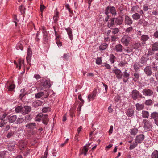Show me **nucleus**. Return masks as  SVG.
<instances>
[{
  "instance_id": "nucleus-14",
  "label": "nucleus",
  "mask_w": 158,
  "mask_h": 158,
  "mask_svg": "<svg viewBox=\"0 0 158 158\" xmlns=\"http://www.w3.org/2000/svg\"><path fill=\"white\" fill-rule=\"evenodd\" d=\"M123 47L120 44H117L114 47V50L117 52H122L123 51Z\"/></svg>"
},
{
  "instance_id": "nucleus-38",
  "label": "nucleus",
  "mask_w": 158,
  "mask_h": 158,
  "mask_svg": "<svg viewBox=\"0 0 158 158\" xmlns=\"http://www.w3.org/2000/svg\"><path fill=\"white\" fill-rule=\"evenodd\" d=\"M151 158H158V151L154 150L151 156Z\"/></svg>"
},
{
  "instance_id": "nucleus-45",
  "label": "nucleus",
  "mask_w": 158,
  "mask_h": 158,
  "mask_svg": "<svg viewBox=\"0 0 158 158\" xmlns=\"http://www.w3.org/2000/svg\"><path fill=\"white\" fill-rule=\"evenodd\" d=\"M144 103L147 106H150L153 104V102L151 99H148L145 101Z\"/></svg>"
},
{
  "instance_id": "nucleus-18",
  "label": "nucleus",
  "mask_w": 158,
  "mask_h": 158,
  "mask_svg": "<svg viewBox=\"0 0 158 158\" xmlns=\"http://www.w3.org/2000/svg\"><path fill=\"white\" fill-rule=\"evenodd\" d=\"M115 24L114 19L113 18H112L111 19L110 21L107 23V26L109 28L112 29V27H114Z\"/></svg>"
},
{
  "instance_id": "nucleus-50",
  "label": "nucleus",
  "mask_w": 158,
  "mask_h": 158,
  "mask_svg": "<svg viewBox=\"0 0 158 158\" xmlns=\"http://www.w3.org/2000/svg\"><path fill=\"white\" fill-rule=\"evenodd\" d=\"M125 52L126 53H130L132 52L133 50L129 47H125L124 49Z\"/></svg>"
},
{
  "instance_id": "nucleus-28",
  "label": "nucleus",
  "mask_w": 158,
  "mask_h": 158,
  "mask_svg": "<svg viewBox=\"0 0 158 158\" xmlns=\"http://www.w3.org/2000/svg\"><path fill=\"white\" fill-rule=\"evenodd\" d=\"M22 62H23V60L21 59H19L18 61V64L16 61L14 60V64L16 65L17 68L19 67V69L20 70L21 69V63Z\"/></svg>"
},
{
  "instance_id": "nucleus-33",
  "label": "nucleus",
  "mask_w": 158,
  "mask_h": 158,
  "mask_svg": "<svg viewBox=\"0 0 158 158\" xmlns=\"http://www.w3.org/2000/svg\"><path fill=\"white\" fill-rule=\"evenodd\" d=\"M115 56L113 54H110L109 56V61L111 64H114L115 62Z\"/></svg>"
},
{
  "instance_id": "nucleus-53",
  "label": "nucleus",
  "mask_w": 158,
  "mask_h": 158,
  "mask_svg": "<svg viewBox=\"0 0 158 158\" xmlns=\"http://www.w3.org/2000/svg\"><path fill=\"white\" fill-rule=\"evenodd\" d=\"M15 111L16 113L22 112V107L21 106H18L15 108Z\"/></svg>"
},
{
  "instance_id": "nucleus-42",
  "label": "nucleus",
  "mask_w": 158,
  "mask_h": 158,
  "mask_svg": "<svg viewBox=\"0 0 158 158\" xmlns=\"http://www.w3.org/2000/svg\"><path fill=\"white\" fill-rule=\"evenodd\" d=\"M138 131V129L136 128L133 129H131V135L135 136L137 134Z\"/></svg>"
},
{
  "instance_id": "nucleus-40",
  "label": "nucleus",
  "mask_w": 158,
  "mask_h": 158,
  "mask_svg": "<svg viewBox=\"0 0 158 158\" xmlns=\"http://www.w3.org/2000/svg\"><path fill=\"white\" fill-rule=\"evenodd\" d=\"M110 40L111 42H114L117 40L118 39V38L117 35H112L110 36Z\"/></svg>"
},
{
  "instance_id": "nucleus-27",
  "label": "nucleus",
  "mask_w": 158,
  "mask_h": 158,
  "mask_svg": "<svg viewBox=\"0 0 158 158\" xmlns=\"http://www.w3.org/2000/svg\"><path fill=\"white\" fill-rule=\"evenodd\" d=\"M141 66V65L138 62H135L133 65L134 69L136 72L140 69Z\"/></svg>"
},
{
  "instance_id": "nucleus-6",
  "label": "nucleus",
  "mask_w": 158,
  "mask_h": 158,
  "mask_svg": "<svg viewBox=\"0 0 158 158\" xmlns=\"http://www.w3.org/2000/svg\"><path fill=\"white\" fill-rule=\"evenodd\" d=\"M124 23L125 25L131 26L133 23V20L129 16L126 15L124 17Z\"/></svg>"
},
{
  "instance_id": "nucleus-61",
  "label": "nucleus",
  "mask_w": 158,
  "mask_h": 158,
  "mask_svg": "<svg viewBox=\"0 0 158 158\" xmlns=\"http://www.w3.org/2000/svg\"><path fill=\"white\" fill-rule=\"evenodd\" d=\"M127 64V62L125 61H121L120 62L119 64L118 65L120 66L121 67H122L123 66H124L125 65Z\"/></svg>"
},
{
  "instance_id": "nucleus-8",
  "label": "nucleus",
  "mask_w": 158,
  "mask_h": 158,
  "mask_svg": "<svg viewBox=\"0 0 158 158\" xmlns=\"http://www.w3.org/2000/svg\"><path fill=\"white\" fill-rule=\"evenodd\" d=\"M131 95L134 100H136L139 97V92L136 89H134L132 91Z\"/></svg>"
},
{
  "instance_id": "nucleus-59",
  "label": "nucleus",
  "mask_w": 158,
  "mask_h": 158,
  "mask_svg": "<svg viewBox=\"0 0 158 158\" xmlns=\"http://www.w3.org/2000/svg\"><path fill=\"white\" fill-rule=\"evenodd\" d=\"M96 62L97 64L100 65L102 63L101 57H97L96 60Z\"/></svg>"
},
{
  "instance_id": "nucleus-54",
  "label": "nucleus",
  "mask_w": 158,
  "mask_h": 158,
  "mask_svg": "<svg viewBox=\"0 0 158 158\" xmlns=\"http://www.w3.org/2000/svg\"><path fill=\"white\" fill-rule=\"evenodd\" d=\"M127 70H125V71L123 72V76L126 78H129L130 74L127 72Z\"/></svg>"
},
{
  "instance_id": "nucleus-55",
  "label": "nucleus",
  "mask_w": 158,
  "mask_h": 158,
  "mask_svg": "<svg viewBox=\"0 0 158 158\" xmlns=\"http://www.w3.org/2000/svg\"><path fill=\"white\" fill-rule=\"evenodd\" d=\"M50 111V108L48 107H44L42 110V111L44 113H46Z\"/></svg>"
},
{
  "instance_id": "nucleus-12",
  "label": "nucleus",
  "mask_w": 158,
  "mask_h": 158,
  "mask_svg": "<svg viewBox=\"0 0 158 158\" xmlns=\"http://www.w3.org/2000/svg\"><path fill=\"white\" fill-rule=\"evenodd\" d=\"M97 94V91L96 89L94 90L92 92L91 94L89 95L88 98L89 100V102H90L91 100L94 99L95 97L96 96Z\"/></svg>"
},
{
  "instance_id": "nucleus-47",
  "label": "nucleus",
  "mask_w": 158,
  "mask_h": 158,
  "mask_svg": "<svg viewBox=\"0 0 158 158\" xmlns=\"http://www.w3.org/2000/svg\"><path fill=\"white\" fill-rule=\"evenodd\" d=\"M6 151H3L0 152V158H5L6 154L8 153Z\"/></svg>"
},
{
  "instance_id": "nucleus-15",
  "label": "nucleus",
  "mask_w": 158,
  "mask_h": 158,
  "mask_svg": "<svg viewBox=\"0 0 158 158\" xmlns=\"http://www.w3.org/2000/svg\"><path fill=\"white\" fill-rule=\"evenodd\" d=\"M127 115L128 117H131L133 116L134 114V111L132 108H129L126 111Z\"/></svg>"
},
{
  "instance_id": "nucleus-51",
  "label": "nucleus",
  "mask_w": 158,
  "mask_h": 158,
  "mask_svg": "<svg viewBox=\"0 0 158 158\" xmlns=\"http://www.w3.org/2000/svg\"><path fill=\"white\" fill-rule=\"evenodd\" d=\"M44 93L43 92H40L36 94L35 95V97L36 98H39L43 96Z\"/></svg>"
},
{
  "instance_id": "nucleus-63",
  "label": "nucleus",
  "mask_w": 158,
  "mask_h": 158,
  "mask_svg": "<svg viewBox=\"0 0 158 158\" xmlns=\"http://www.w3.org/2000/svg\"><path fill=\"white\" fill-rule=\"evenodd\" d=\"M149 9L148 5L147 4H145L143 6V10L145 11H147Z\"/></svg>"
},
{
  "instance_id": "nucleus-5",
  "label": "nucleus",
  "mask_w": 158,
  "mask_h": 158,
  "mask_svg": "<svg viewBox=\"0 0 158 158\" xmlns=\"http://www.w3.org/2000/svg\"><path fill=\"white\" fill-rule=\"evenodd\" d=\"M113 72L115 74L116 77L118 79H121L122 77L123 74L121 71L119 69H114L113 70Z\"/></svg>"
},
{
  "instance_id": "nucleus-11",
  "label": "nucleus",
  "mask_w": 158,
  "mask_h": 158,
  "mask_svg": "<svg viewBox=\"0 0 158 158\" xmlns=\"http://www.w3.org/2000/svg\"><path fill=\"white\" fill-rule=\"evenodd\" d=\"M17 145L20 150H23L26 147V143L23 141H21L19 142Z\"/></svg>"
},
{
  "instance_id": "nucleus-62",
  "label": "nucleus",
  "mask_w": 158,
  "mask_h": 158,
  "mask_svg": "<svg viewBox=\"0 0 158 158\" xmlns=\"http://www.w3.org/2000/svg\"><path fill=\"white\" fill-rule=\"evenodd\" d=\"M102 66L105 67L107 69H111V66L109 64L107 63H105L103 64Z\"/></svg>"
},
{
  "instance_id": "nucleus-25",
  "label": "nucleus",
  "mask_w": 158,
  "mask_h": 158,
  "mask_svg": "<svg viewBox=\"0 0 158 158\" xmlns=\"http://www.w3.org/2000/svg\"><path fill=\"white\" fill-rule=\"evenodd\" d=\"M48 40V35L47 32H44L43 36V41L44 43H46L47 42Z\"/></svg>"
},
{
  "instance_id": "nucleus-64",
  "label": "nucleus",
  "mask_w": 158,
  "mask_h": 158,
  "mask_svg": "<svg viewBox=\"0 0 158 158\" xmlns=\"http://www.w3.org/2000/svg\"><path fill=\"white\" fill-rule=\"evenodd\" d=\"M8 148L11 150L12 149H13L14 147V145L11 143H9L8 145Z\"/></svg>"
},
{
  "instance_id": "nucleus-48",
  "label": "nucleus",
  "mask_w": 158,
  "mask_h": 158,
  "mask_svg": "<svg viewBox=\"0 0 158 158\" xmlns=\"http://www.w3.org/2000/svg\"><path fill=\"white\" fill-rule=\"evenodd\" d=\"M154 51L152 49H149L148 50V52L147 54H145V55L147 57H148L149 56L152 55L154 54L153 51Z\"/></svg>"
},
{
  "instance_id": "nucleus-9",
  "label": "nucleus",
  "mask_w": 158,
  "mask_h": 158,
  "mask_svg": "<svg viewBox=\"0 0 158 158\" xmlns=\"http://www.w3.org/2000/svg\"><path fill=\"white\" fill-rule=\"evenodd\" d=\"M31 107L27 106H25L22 108V114L25 115L27 114L31 111Z\"/></svg>"
},
{
  "instance_id": "nucleus-49",
  "label": "nucleus",
  "mask_w": 158,
  "mask_h": 158,
  "mask_svg": "<svg viewBox=\"0 0 158 158\" xmlns=\"http://www.w3.org/2000/svg\"><path fill=\"white\" fill-rule=\"evenodd\" d=\"M43 114L41 113L38 114L36 116L35 120L36 121L40 122L41 118L43 117Z\"/></svg>"
},
{
  "instance_id": "nucleus-60",
  "label": "nucleus",
  "mask_w": 158,
  "mask_h": 158,
  "mask_svg": "<svg viewBox=\"0 0 158 158\" xmlns=\"http://www.w3.org/2000/svg\"><path fill=\"white\" fill-rule=\"evenodd\" d=\"M137 143H138L135 142V143H133L132 144H131L129 147V149L130 150L133 149L137 146Z\"/></svg>"
},
{
  "instance_id": "nucleus-41",
  "label": "nucleus",
  "mask_w": 158,
  "mask_h": 158,
  "mask_svg": "<svg viewBox=\"0 0 158 158\" xmlns=\"http://www.w3.org/2000/svg\"><path fill=\"white\" fill-rule=\"evenodd\" d=\"M110 12L112 15H116V9L114 7H110Z\"/></svg>"
},
{
  "instance_id": "nucleus-19",
  "label": "nucleus",
  "mask_w": 158,
  "mask_h": 158,
  "mask_svg": "<svg viewBox=\"0 0 158 158\" xmlns=\"http://www.w3.org/2000/svg\"><path fill=\"white\" fill-rule=\"evenodd\" d=\"M7 119L9 123H13L16 120L17 117L16 115H10L8 117Z\"/></svg>"
},
{
  "instance_id": "nucleus-31",
  "label": "nucleus",
  "mask_w": 158,
  "mask_h": 158,
  "mask_svg": "<svg viewBox=\"0 0 158 158\" xmlns=\"http://www.w3.org/2000/svg\"><path fill=\"white\" fill-rule=\"evenodd\" d=\"M149 39V37L148 35H143L141 36L140 40L143 42H145L148 40Z\"/></svg>"
},
{
  "instance_id": "nucleus-21",
  "label": "nucleus",
  "mask_w": 158,
  "mask_h": 158,
  "mask_svg": "<svg viewBox=\"0 0 158 158\" xmlns=\"http://www.w3.org/2000/svg\"><path fill=\"white\" fill-rule=\"evenodd\" d=\"M67 31V34L68 35L69 39L71 40H73V35H72V29L69 27L65 29Z\"/></svg>"
},
{
  "instance_id": "nucleus-39",
  "label": "nucleus",
  "mask_w": 158,
  "mask_h": 158,
  "mask_svg": "<svg viewBox=\"0 0 158 158\" xmlns=\"http://www.w3.org/2000/svg\"><path fill=\"white\" fill-rule=\"evenodd\" d=\"M151 48L154 51L158 50V42H155L152 45Z\"/></svg>"
},
{
  "instance_id": "nucleus-4",
  "label": "nucleus",
  "mask_w": 158,
  "mask_h": 158,
  "mask_svg": "<svg viewBox=\"0 0 158 158\" xmlns=\"http://www.w3.org/2000/svg\"><path fill=\"white\" fill-rule=\"evenodd\" d=\"M144 96H152L153 94V91L148 89H144L142 91Z\"/></svg>"
},
{
  "instance_id": "nucleus-57",
  "label": "nucleus",
  "mask_w": 158,
  "mask_h": 158,
  "mask_svg": "<svg viewBox=\"0 0 158 158\" xmlns=\"http://www.w3.org/2000/svg\"><path fill=\"white\" fill-rule=\"evenodd\" d=\"M15 88V85L14 84H11L8 87V89L9 91H13Z\"/></svg>"
},
{
  "instance_id": "nucleus-22",
  "label": "nucleus",
  "mask_w": 158,
  "mask_h": 158,
  "mask_svg": "<svg viewBox=\"0 0 158 158\" xmlns=\"http://www.w3.org/2000/svg\"><path fill=\"white\" fill-rule=\"evenodd\" d=\"M135 106L137 110L140 111L144 109V105L143 104H141L138 103L135 104Z\"/></svg>"
},
{
  "instance_id": "nucleus-10",
  "label": "nucleus",
  "mask_w": 158,
  "mask_h": 158,
  "mask_svg": "<svg viewBox=\"0 0 158 158\" xmlns=\"http://www.w3.org/2000/svg\"><path fill=\"white\" fill-rule=\"evenodd\" d=\"M145 73L148 76H151L152 73V69L150 66H147L144 69Z\"/></svg>"
},
{
  "instance_id": "nucleus-13",
  "label": "nucleus",
  "mask_w": 158,
  "mask_h": 158,
  "mask_svg": "<svg viewBox=\"0 0 158 158\" xmlns=\"http://www.w3.org/2000/svg\"><path fill=\"white\" fill-rule=\"evenodd\" d=\"M113 18L115 24L116 25H120L122 24L123 19L121 17L118 16L116 18Z\"/></svg>"
},
{
  "instance_id": "nucleus-37",
  "label": "nucleus",
  "mask_w": 158,
  "mask_h": 158,
  "mask_svg": "<svg viewBox=\"0 0 158 158\" xmlns=\"http://www.w3.org/2000/svg\"><path fill=\"white\" fill-rule=\"evenodd\" d=\"M87 145H86L84 146L82 149V152L80 155L83 154L85 156H86V155L87 153L88 150V149L87 147Z\"/></svg>"
},
{
  "instance_id": "nucleus-26",
  "label": "nucleus",
  "mask_w": 158,
  "mask_h": 158,
  "mask_svg": "<svg viewBox=\"0 0 158 158\" xmlns=\"http://www.w3.org/2000/svg\"><path fill=\"white\" fill-rule=\"evenodd\" d=\"M23 43L22 42H19L18 43L16 46V49L18 50H23Z\"/></svg>"
},
{
  "instance_id": "nucleus-2",
  "label": "nucleus",
  "mask_w": 158,
  "mask_h": 158,
  "mask_svg": "<svg viewBox=\"0 0 158 158\" xmlns=\"http://www.w3.org/2000/svg\"><path fill=\"white\" fill-rule=\"evenodd\" d=\"M142 123L144 124L143 128L146 131H149L152 128V124L149 119H143Z\"/></svg>"
},
{
  "instance_id": "nucleus-36",
  "label": "nucleus",
  "mask_w": 158,
  "mask_h": 158,
  "mask_svg": "<svg viewBox=\"0 0 158 158\" xmlns=\"http://www.w3.org/2000/svg\"><path fill=\"white\" fill-rule=\"evenodd\" d=\"M108 46V44L106 43L102 44L99 47V50H103L106 49Z\"/></svg>"
},
{
  "instance_id": "nucleus-43",
  "label": "nucleus",
  "mask_w": 158,
  "mask_h": 158,
  "mask_svg": "<svg viewBox=\"0 0 158 158\" xmlns=\"http://www.w3.org/2000/svg\"><path fill=\"white\" fill-rule=\"evenodd\" d=\"M133 48L135 49H138L141 47V43L140 42H137L135 43L133 46Z\"/></svg>"
},
{
  "instance_id": "nucleus-24",
  "label": "nucleus",
  "mask_w": 158,
  "mask_h": 158,
  "mask_svg": "<svg viewBox=\"0 0 158 158\" xmlns=\"http://www.w3.org/2000/svg\"><path fill=\"white\" fill-rule=\"evenodd\" d=\"M43 103L42 101L40 100H37L35 101L32 104V106L34 107H37L41 106Z\"/></svg>"
},
{
  "instance_id": "nucleus-29",
  "label": "nucleus",
  "mask_w": 158,
  "mask_h": 158,
  "mask_svg": "<svg viewBox=\"0 0 158 158\" xmlns=\"http://www.w3.org/2000/svg\"><path fill=\"white\" fill-rule=\"evenodd\" d=\"M152 119H154V120L158 118V113L156 112H154L151 113L150 115Z\"/></svg>"
},
{
  "instance_id": "nucleus-44",
  "label": "nucleus",
  "mask_w": 158,
  "mask_h": 158,
  "mask_svg": "<svg viewBox=\"0 0 158 158\" xmlns=\"http://www.w3.org/2000/svg\"><path fill=\"white\" fill-rule=\"evenodd\" d=\"M139 6H133L131 9V11L133 12L136 13V12H139Z\"/></svg>"
},
{
  "instance_id": "nucleus-30",
  "label": "nucleus",
  "mask_w": 158,
  "mask_h": 158,
  "mask_svg": "<svg viewBox=\"0 0 158 158\" xmlns=\"http://www.w3.org/2000/svg\"><path fill=\"white\" fill-rule=\"evenodd\" d=\"M134 76L135 78H133V80L135 82H136L140 77V73L139 72H136L134 73Z\"/></svg>"
},
{
  "instance_id": "nucleus-3",
  "label": "nucleus",
  "mask_w": 158,
  "mask_h": 158,
  "mask_svg": "<svg viewBox=\"0 0 158 158\" xmlns=\"http://www.w3.org/2000/svg\"><path fill=\"white\" fill-rule=\"evenodd\" d=\"M131 40V38L128 35H124L121 39V42L125 46H127Z\"/></svg>"
},
{
  "instance_id": "nucleus-17",
  "label": "nucleus",
  "mask_w": 158,
  "mask_h": 158,
  "mask_svg": "<svg viewBox=\"0 0 158 158\" xmlns=\"http://www.w3.org/2000/svg\"><path fill=\"white\" fill-rule=\"evenodd\" d=\"M149 58H147L144 56H143L139 60V63L141 64L144 65L145 64H146L147 61L149 60Z\"/></svg>"
},
{
  "instance_id": "nucleus-23",
  "label": "nucleus",
  "mask_w": 158,
  "mask_h": 158,
  "mask_svg": "<svg viewBox=\"0 0 158 158\" xmlns=\"http://www.w3.org/2000/svg\"><path fill=\"white\" fill-rule=\"evenodd\" d=\"M43 117L42 120V123L44 124L47 125L49 121L48 115L46 114L44 115V116H43Z\"/></svg>"
},
{
  "instance_id": "nucleus-20",
  "label": "nucleus",
  "mask_w": 158,
  "mask_h": 158,
  "mask_svg": "<svg viewBox=\"0 0 158 158\" xmlns=\"http://www.w3.org/2000/svg\"><path fill=\"white\" fill-rule=\"evenodd\" d=\"M36 124L35 123H29L26 125V127L28 129L33 130L36 128Z\"/></svg>"
},
{
  "instance_id": "nucleus-1",
  "label": "nucleus",
  "mask_w": 158,
  "mask_h": 158,
  "mask_svg": "<svg viewBox=\"0 0 158 158\" xmlns=\"http://www.w3.org/2000/svg\"><path fill=\"white\" fill-rule=\"evenodd\" d=\"M50 86V80H47L44 81V80L42 79L41 80L40 83L39 89L40 90H42L47 87H49Z\"/></svg>"
},
{
  "instance_id": "nucleus-56",
  "label": "nucleus",
  "mask_w": 158,
  "mask_h": 158,
  "mask_svg": "<svg viewBox=\"0 0 158 158\" xmlns=\"http://www.w3.org/2000/svg\"><path fill=\"white\" fill-rule=\"evenodd\" d=\"M32 119V118L31 117V115H28L25 116V118L24 119L26 122H28L30 121Z\"/></svg>"
},
{
  "instance_id": "nucleus-58",
  "label": "nucleus",
  "mask_w": 158,
  "mask_h": 158,
  "mask_svg": "<svg viewBox=\"0 0 158 158\" xmlns=\"http://www.w3.org/2000/svg\"><path fill=\"white\" fill-rule=\"evenodd\" d=\"M24 121V119L23 118H19L16 120L17 123L20 124L22 123Z\"/></svg>"
},
{
  "instance_id": "nucleus-52",
  "label": "nucleus",
  "mask_w": 158,
  "mask_h": 158,
  "mask_svg": "<svg viewBox=\"0 0 158 158\" xmlns=\"http://www.w3.org/2000/svg\"><path fill=\"white\" fill-rule=\"evenodd\" d=\"M1 121L0 122V127H2L4 126V125L6 124L7 123V120L6 119L5 120H1Z\"/></svg>"
},
{
  "instance_id": "nucleus-32",
  "label": "nucleus",
  "mask_w": 158,
  "mask_h": 158,
  "mask_svg": "<svg viewBox=\"0 0 158 158\" xmlns=\"http://www.w3.org/2000/svg\"><path fill=\"white\" fill-rule=\"evenodd\" d=\"M142 114L143 118H148L149 116V112L147 111L143 110Z\"/></svg>"
},
{
  "instance_id": "nucleus-46",
  "label": "nucleus",
  "mask_w": 158,
  "mask_h": 158,
  "mask_svg": "<svg viewBox=\"0 0 158 158\" xmlns=\"http://www.w3.org/2000/svg\"><path fill=\"white\" fill-rule=\"evenodd\" d=\"M111 29L112 30V33L113 35L116 34L119 31V29L117 28H112Z\"/></svg>"
},
{
  "instance_id": "nucleus-35",
  "label": "nucleus",
  "mask_w": 158,
  "mask_h": 158,
  "mask_svg": "<svg viewBox=\"0 0 158 158\" xmlns=\"http://www.w3.org/2000/svg\"><path fill=\"white\" fill-rule=\"evenodd\" d=\"M133 31V28L131 26H130V27L127 28L125 30L126 32L128 34L132 33V32Z\"/></svg>"
},
{
  "instance_id": "nucleus-34",
  "label": "nucleus",
  "mask_w": 158,
  "mask_h": 158,
  "mask_svg": "<svg viewBox=\"0 0 158 158\" xmlns=\"http://www.w3.org/2000/svg\"><path fill=\"white\" fill-rule=\"evenodd\" d=\"M132 17L133 19L137 20L140 18V15L139 14L137 13H135L132 15Z\"/></svg>"
},
{
  "instance_id": "nucleus-16",
  "label": "nucleus",
  "mask_w": 158,
  "mask_h": 158,
  "mask_svg": "<svg viewBox=\"0 0 158 158\" xmlns=\"http://www.w3.org/2000/svg\"><path fill=\"white\" fill-rule=\"evenodd\" d=\"M32 51L31 49L30 48H29L27 50V53L26 56V60L27 62L28 63H29V62L31 60V57Z\"/></svg>"
},
{
  "instance_id": "nucleus-7",
  "label": "nucleus",
  "mask_w": 158,
  "mask_h": 158,
  "mask_svg": "<svg viewBox=\"0 0 158 158\" xmlns=\"http://www.w3.org/2000/svg\"><path fill=\"white\" fill-rule=\"evenodd\" d=\"M145 136L143 134L138 135L135 139V141L138 143H142L144 139Z\"/></svg>"
}]
</instances>
